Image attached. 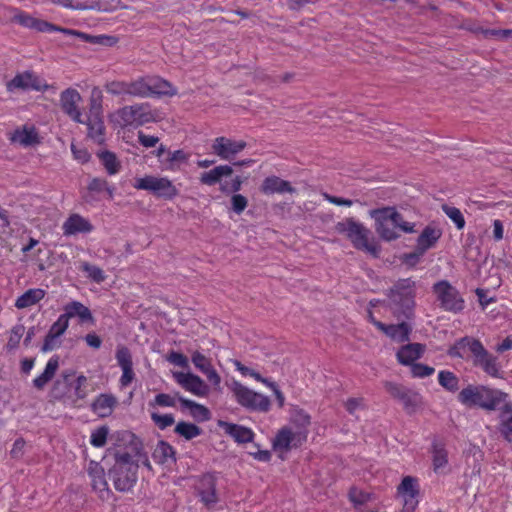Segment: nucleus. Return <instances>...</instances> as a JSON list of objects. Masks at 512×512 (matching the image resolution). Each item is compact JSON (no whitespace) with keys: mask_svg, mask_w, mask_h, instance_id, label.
<instances>
[{"mask_svg":"<svg viewBox=\"0 0 512 512\" xmlns=\"http://www.w3.org/2000/svg\"><path fill=\"white\" fill-rule=\"evenodd\" d=\"M508 394L484 385L470 384L458 394V401L467 407H479L487 411L501 409L504 413L512 412V403L507 402Z\"/></svg>","mask_w":512,"mask_h":512,"instance_id":"1","label":"nucleus"},{"mask_svg":"<svg viewBox=\"0 0 512 512\" xmlns=\"http://www.w3.org/2000/svg\"><path fill=\"white\" fill-rule=\"evenodd\" d=\"M88 379L74 369H65L53 382L49 395L52 399L76 406L87 395Z\"/></svg>","mask_w":512,"mask_h":512,"instance_id":"2","label":"nucleus"},{"mask_svg":"<svg viewBox=\"0 0 512 512\" xmlns=\"http://www.w3.org/2000/svg\"><path fill=\"white\" fill-rule=\"evenodd\" d=\"M290 422L297 430L293 431L289 426L279 429L273 440L274 450L287 452L292 448L301 447L307 441L308 428L311 424L310 415L305 410L296 407L291 411Z\"/></svg>","mask_w":512,"mask_h":512,"instance_id":"3","label":"nucleus"},{"mask_svg":"<svg viewBox=\"0 0 512 512\" xmlns=\"http://www.w3.org/2000/svg\"><path fill=\"white\" fill-rule=\"evenodd\" d=\"M137 461L129 452H117L115 462L109 470V478L114 488L119 492H128L133 489L138 480Z\"/></svg>","mask_w":512,"mask_h":512,"instance_id":"4","label":"nucleus"},{"mask_svg":"<svg viewBox=\"0 0 512 512\" xmlns=\"http://www.w3.org/2000/svg\"><path fill=\"white\" fill-rule=\"evenodd\" d=\"M131 97L150 98L155 96H174L177 89L167 80L155 76L146 75L130 80Z\"/></svg>","mask_w":512,"mask_h":512,"instance_id":"5","label":"nucleus"},{"mask_svg":"<svg viewBox=\"0 0 512 512\" xmlns=\"http://www.w3.org/2000/svg\"><path fill=\"white\" fill-rule=\"evenodd\" d=\"M236 403L249 412L268 413L271 400L268 396L256 392L241 382L234 380L229 386Z\"/></svg>","mask_w":512,"mask_h":512,"instance_id":"6","label":"nucleus"},{"mask_svg":"<svg viewBox=\"0 0 512 512\" xmlns=\"http://www.w3.org/2000/svg\"><path fill=\"white\" fill-rule=\"evenodd\" d=\"M336 229L339 233H345L356 249L366 251L374 257L378 256V245L369 240L370 231L361 223L347 219L337 223Z\"/></svg>","mask_w":512,"mask_h":512,"instance_id":"7","label":"nucleus"},{"mask_svg":"<svg viewBox=\"0 0 512 512\" xmlns=\"http://www.w3.org/2000/svg\"><path fill=\"white\" fill-rule=\"evenodd\" d=\"M115 117L121 127H138L155 122L158 118L148 103L124 106L116 111Z\"/></svg>","mask_w":512,"mask_h":512,"instance_id":"8","label":"nucleus"},{"mask_svg":"<svg viewBox=\"0 0 512 512\" xmlns=\"http://www.w3.org/2000/svg\"><path fill=\"white\" fill-rule=\"evenodd\" d=\"M432 292L439 302V307L447 312L460 313L465 308V300L449 281L440 280L433 284Z\"/></svg>","mask_w":512,"mask_h":512,"instance_id":"9","label":"nucleus"},{"mask_svg":"<svg viewBox=\"0 0 512 512\" xmlns=\"http://www.w3.org/2000/svg\"><path fill=\"white\" fill-rule=\"evenodd\" d=\"M217 481L216 475L210 472L195 477L193 484L195 495L207 510H213L220 501Z\"/></svg>","mask_w":512,"mask_h":512,"instance_id":"10","label":"nucleus"},{"mask_svg":"<svg viewBox=\"0 0 512 512\" xmlns=\"http://www.w3.org/2000/svg\"><path fill=\"white\" fill-rule=\"evenodd\" d=\"M133 187L137 190L149 191L157 198H163L165 200H172L179 193L178 189L169 178L152 175L137 178Z\"/></svg>","mask_w":512,"mask_h":512,"instance_id":"11","label":"nucleus"},{"mask_svg":"<svg viewBox=\"0 0 512 512\" xmlns=\"http://www.w3.org/2000/svg\"><path fill=\"white\" fill-rule=\"evenodd\" d=\"M12 20L24 28L35 30L37 32H42V33L60 32L65 35H75V36L82 37L85 39L88 38V36L82 32L57 26L48 21L35 18L31 14H29L25 11H21V10L16 11Z\"/></svg>","mask_w":512,"mask_h":512,"instance_id":"12","label":"nucleus"},{"mask_svg":"<svg viewBox=\"0 0 512 512\" xmlns=\"http://www.w3.org/2000/svg\"><path fill=\"white\" fill-rule=\"evenodd\" d=\"M388 296L408 317L415 305V281L411 278L399 279L390 289Z\"/></svg>","mask_w":512,"mask_h":512,"instance_id":"13","label":"nucleus"},{"mask_svg":"<svg viewBox=\"0 0 512 512\" xmlns=\"http://www.w3.org/2000/svg\"><path fill=\"white\" fill-rule=\"evenodd\" d=\"M385 390L390 396L399 401L407 414H414L423 404V398L420 393L399 383L386 381Z\"/></svg>","mask_w":512,"mask_h":512,"instance_id":"14","label":"nucleus"},{"mask_svg":"<svg viewBox=\"0 0 512 512\" xmlns=\"http://www.w3.org/2000/svg\"><path fill=\"white\" fill-rule=\"evenodd\" d=\"M177 401H179L184 408L191 409L193 413L197 412L202 416H206L209 413L208 409L201 404L186 399L179 394L172 396L167 393H159L152 400H150L148 402V411H157L158 407H175Z\"/></svg>","mask_w":512,"mask_h":512,"instance_id":"15","label":"nucleus"},{"mask_svg":"<svg viewBox=\"0 0 512 512\" xmlns=\"http://www.w3.org/2000/svg\"><path fill=\"white\" fill-rule=\"evenodd\" d=\"M420 486L418 479L404 476L397 487V494L403 499V512H414L419 504Z\"/></svg>","mask_w":512,"mask_h":512,"instance_id":"16","label":"nucleus"},{"mask_svg":"<svg viewBox=\"0 0 512 512\" xmlns=\"http://www.w3.org/2000/svg\"><path fill=\"white\" fill-rule=\"evenodd\" d=\"M82 101L80 93L74 88H67L60 94V105L62 111L77 123H84V115L79 109Z\"/></svg>","mask_w":512,"mask_h":512,"instance_id":"17","label":"nucleus"},{"mask_svg":"<svg viewBox=\"0 0 512 512\" xmlns=\"http://www.w3.org/2000/svg\"><path fill=\"white\" fill-rule=\"evenodd\" d=\"M115 358L118 366L122 370L119 386L121 389H124L136 379V374L133 369L132 354L128 347L120 345L116 349Z\"/></svg>","mask_w":512,"mask_h":512,"instance_id":"18","label":"nucleus"},{"mask_svg":"<svg viewBox=\"0 0 512 512\" xmlns=\"http://www.w3.org/2000/svg\"><path fill=\"white\" fill-rule=\"evenodd\" d=\"M243 140H233L224 136L213 140L212 151L223 160H230L246 148Z\"/></svg>","mask_w":512,"mask_h":512,"instance_id":"19","label":"nucleus"},{"mask_svg":"<svg viewBox=\"0 0 512 512\" xmlns=\"http://www.w3.org/2000/svg\"><path fill=\"white\" fill-rule=\"evenodd\" d=\"M12 144L28 148L41 143V137L34 125H22L15 128L8 137Z\"/></svg>","mask_w":512,"mask_h":512,"instance_id":"20","label":"nucleus"},{"mask_svg":"<svg viewBox=\"0 0 512 512\" xmlns=\"http://www.w3.org/2000/svg\"><path fill=\"white\" fill-rule=\"evenodd\" d=\"M441 236V229L431 225L426 226L417 239L415 251L411 252V254L408 256V259L415 258L416 260H419V258L424 255L427 250L436 245Z\"/></svg>","mask_w":512,"mask_h":512,"instance_id":"21","label":"nucleus"},{"mask_svg":"<svg viewBox=\"0 0 512 512\" xmlns=\"http://www.w3.org/2000/svg\"><path fill=\"white\" fill-rule=\"evenodd\" d=\"M69 327V323L59 315L57 320L50 326L42 347L41 351L44 353L53 351L61 346V341L59 340L60 337L66 332V330Z\"/></svg>","mask_w":512,"mask_h":512,"instance_id":"22","label":"nucleus"},{"mask_svg":"<svg viewBox=\"0 0 512 512\" xmlns=\"http://www.w3.org/2000/svg\"><path fill=\"white\" fill-rule=\"evenodd\" d=\"M483 344L480 340L465 336L457 340L447 351L451 358L464 359L467 352H470L473 358L479 353Z\"/></svg>","mask_w":512,"mask_h":512,"instance_id":"23","label":"nucleus"},{"mask_svg":"<svg viewBox=\"0 0 512 512\" xmlns=\"http://www.w3.org/2000/svg\"><path fill=\"white\" fill-rule=\"evenodd\" d=\"M87 472L91 480L93 490L99 494V497L102 500L108 499L111 494V490L108 487L103 467L99 463L91 461Z\"/></svg>","mask_w":512,"mask_h":512,"instance_id":"24","label":"nucleus"},{"mask_svg":"<svg viewBox=\"0 0 512 512\" xmlns=\"http://www.w3.org/2000/svg\"><path fill=\"white\" fill-rule=\"evenodd\" d=\"M69 323L70 319L78 318L80 324L89 323L94 325L95 318L90 309L83 303L73 300L63 307V313L60 314Z\"/></svg>","mask_w":512,"mask_h":512,"instance_id":"25","label":"nucleus"},{"mask_svg":"<svg viewBox=\"0 0 512 512\" xmlns=\"http://www.w3.org/2000/svg\"><path fill=\"white\" fill-rule=\"evenodd\" d=\"M93 230V224L78 213L70 214L62 225V231L65 236H73L80 233L88 234Z\"/></svg>","mask_w":512,"mask_h":512,"instance_id":"26","label":"nucleus"},{"mask_svg":"<svg viewBox=\"0 0 512 512\" xmlns=\"http://www.w3.org/2000/svg\"><path fill=\"white\" fill-rule=\"evenodd\" d=\"M174 377L179 385H181L186 391L203 397L208 392V387L205 382L193 373L177 372Z\"/></svg>","mask_w":512,"mask_h":512,"instance_id":"27","label":"nucleus"},{"mask_svg":"<svg viewBox=\"0 0 512 512\" xmlns=\"http://www.w3.org/2000/svg\"><path fill=\"white\" fill-rule=\"evenodd\" d=\"M191 361L195 368L206 376L207 380L214 386H219L221 377L213 367L211 359L199 351H194L191 355Z\"/></svg>","mask_w":512,"mask_h":512,"instance_id":"28","label":"nucleus"},{"mask_svg":"<svg viewBox=\"0 0 512 512\" xmlns=\"http://www.w3.org/2000/svg\"><path fill=\"white\" fill-rule=\"evenodd\" d=\"M218 426L225 434L233 438V440L239 444L252 442L255 436L251 428L239 424L219 421Z\"/></svg>","mask_w":512,"mask_h":512,"instance_id":"29","label":"nucleus"},{"mask_svg":"<svg viewBox=\"0 0 512 512\" xmlns=\"http://www.w3.org/2000/svg\"><path fill=\"white\" fill-rule=\"evenodd\" d=\"M260 191L265 195L272 194H284V193H294L295 188L291 185V183L287 180H283L278 176H269L266 177L261 186Z\"/></svg>","mask_w":512,"mask_h":512,"instance_id":"30","label":"nucleus"},{"mask_svg":"<svg viewBox=\"0 0 512 512\" xmlns=\"http://www.w3.org/2000/svg\"><path fill=\"white\" fill-rule=\"evenodd\" d=\"M425 352V345L409 343L403 345L396 353L397 361L404 366L413 365Z\"/></svg>","mask_w":512,"mask_h":512,"instance_id":"31","label":"nucleus"},{"mask_svg":"<svg viewBox=\"0 0 512 512\" xmlns=\"http://www.w3.org/2000/svg\"><path fill=\"white\" fill-rule=\"evenodd\" d=\"M116 404L117 399L114 395L101 393L91 403V410L98 417L106 418L112 414Z\"/></svg>","mask_w":512,"mask_h":512,"instance_id":"32","label":"nucleus"},{"mask_svg":"<svg viewBox=\"0 0 512 512\" xmlns=\"http://www.w3.org/2000/svg\"><path fill=\"white\" fill-rule=\"evenodd\" d=\"M377 329L387 335L389 338L396 342H406L409 340V336L411 333V326L406 322H401L399 324H384L378 323Z\"/></svg>","mask_w":512,"mask_h":512,"instance_id":"33","label":"nucleus"},{"mask_svg":"<svg viewBox=\"0 0 512 512\" xmlns=\"http://www.w3.org/2000/svg\"><path fill=\"white\" fill-rule=\"evenodd\" d=\"M473 363L491 377H499V365L497 358L490 354L483 346L479 353L474 357Z\"/></svg>","mask_w":512,"mask_h":512,"instance_id":"34","label":"nucleus"},{"mask_svg":"<svg viewBox=\"0 0 512 512\" xmlns=\"http://www.w3.org/2000/svg\"><path fill=\"white\" fill-rule=\"evenodd\" d=\"M16 89H34L39 90V78L32 72L26 71L18 73L7 83V90L14 91Z\"/></svg>","mask_w":512,"mask_h":512,"instance_id":"35","label":"nucleus"},{"mask_svg":"<svg viewBox=\"0 0 512 512\" xmlns=\"http://www.w3.org/2000/svg\"><path fill=\"white\" fill-rule=\"evenodd\" d=\"M87 126V135L97 144L105 141V125L103 116H84V123Z\"/></svg>","mask_w":512,"mask_h":512,"instance_id":"36","label":"nucleus"},{"mask_svg":"<svg viewBox=\"0 0 512 512\" xmlns=\"http://www.w3.org/2000/svg\"><path fill=\"white\" fill-rule=\"evenodd\" d=\"M59 356L53 355L47 361L43 372L33 379V386L37 390H43L46 385L55 377L59 369Z\"/></svg>","mask_w":512,"mask_h":512,"instance_id":"37","label":"nucleus"},{"mask_svg":"<svg viewBox=\"0 0 512 512\" xmlns=\"http://www.w3.org/2000/svg\"><path fill=\"white\" fill-rule=\"evenodd\" d=\"M373 217L375 218V229L379 236L387 241L395 240L399 237L394 227L391 225L390 220L386 215L378 212V209L373 211Z\"/></svg>","mask_w":512,"mask_h":512,"instance_id":"38","label":"nucleus"},{"mask_svg":"<svg viewBox=\"0 0 512 512\" xmlns=\"http://www.w3.org/2000/svg\"><path fill=\"white\" fill-rule=\"evenodd\" d=\"M233 169L229 165H219L214 167L213 169L206 171L201 174L199 180L200 183L207 186H214L218 183H221V179L223 177H228L232 175Z\"/></svg>","mask_w":512,"mask_h":512,"instance_id":"39","label":"nucleus"},{"mask_svg":"<svg viewBox=\"0 0 512 512\" xmlns=\"http://www.w3.org/2000/svg\"><path fill=\"white\" fill-rule=\"evenodd\" d=\"M378 212L386 215L395 230L396 228H399L405 233L414 232V223L405 221L403 216L394 207L380 208L378 209Z\"/></svg>","mask_w":512,"mask_h":512,"instance_id":"40","label":"nucleus"},{"mask_svg":"<svg viewBox=\"0 0 512 512\" xmlns=\"http://www.w3.org/2000/svg\"><path fill=\"white\" fill-rule=\"evenodd\" d=\"M155 463L164 465L176 461L175 449L166 441H159L152 452Z\"/></svg>","mask_w":512,"mask_h":512,"instance_id":"41","label":"nucleus"},{"mask_svg":"<svg viewBox=\"0 0 512 512\" xmlns=\"http://www.w3.org/2000/svg\"><path fill=\"white\" fill-rule=\"evenodd\" d=\"M45 297V291L41 288H31L20 295L15 301L17 309H25L40 302Z\"/></svg>","mask_w":512,"mask_h":512,"instance_id":"42","label":"nucleus"},{"mask_svg":"<svg viewBox=\"0 0 512 512\" xmlns=\"http://www.w3.org/2000/svg\"><path fill=\"white\" fill-rule=\"evenodd\" d=\"M432 464L433 470L439 473L448 464V452L445 448V444L440 441H434L432 443Z\"/></svg>","mask_w":512,"mask_h":512,"instance_id":"43","label":"nucleus"},{"mask_svg":"<svg viewBox=\"0 0 512 512\" xmlns=\"http://www.w3.org/2000/svg\"><path fill=\"white\" fill-rule=\"evenodd\" d=\"M98 158L109 175H116L120 172L121 162L115 153L108 150L102 151L98 153Z\"/></svg>","mask_w":512,"mask_h":512,"instance_id":"44","label":"nucleus"},{"mask_svg":"<svg viewBox=\"0 0 512 512\" xmlns=\"http://www.w3.org/2000/svg\"><path fill=\"white\" fill-rule=\"evenodd\" d=\"M439 384L449 392H456L459 389V379L451 371L441 370L438 373Z\"/></svg>","mask_w":512,"mask_h":512,"instance_id":"45","label":"nucleus"},{"mask_svg":"<svg viewBox=\"0 0 512 512\" xmlns=\"http://www.w3.org/2000/svg\"><path fill=\"white\" fill-rule=\"evenodd\" d=\"M105 89L113 96H131L130 81L114 80L108 82Z\"/></svg>","mask_w":512,"mask_h":512,"instance_id":"46","label":"nucleus"},{"mask_svg":"<svg viewBox=\"0 0 512 512\" xmlns=\"http://www.w3.org/2000/svg\"><path fill=\"white\" fill-rule=\"evenodd\" d=\"M103 96L98 87H94L89 100V114L87 116H103Z\"/></svg>","mask_w":512,"mask_h":512,"instance_id":"47","label":"nucleus"},{"mask_svg":"<svg viewBox=\"0 0 512 512\" xmlns=\"http://www.w3.org/2000/svg\"><path fill=\"white\" fill-rule=\"evenodd\" d=\"M175 432L186 440H191L201 434V429L196 424L181 421L177 423Z\"/></svg>","mask_w":512,"mask_h":512,"instance_id":"48","label":"nucleus"},{"mask_svg":"<svg viewBox=\"0 0 512 512\" xmlns=\"http://www.w3.org/2000/svg\"><path fill=\"white\" fill-rule=\"evenodd\" d=\"M442 210L446 216L455 224L458 230H462L465 227V218L460 209L445 204L442 206Z\"/></svg>","mask_w":512,"mask_h":512,"instance_id":"49","label":"nucleus"},{"mask_svg":"<svg viewBox=\"0 0 512 512\" xmlns=\"http://www.w3.org/2000/svg\"><path fill=\"white\" fill-rule=\"evenodd\" d=\"M149 414L152 422L160 430H165L166 428L172 426L175 422L174 416L172 414H160L158 411L154 410H151Z\"/></svg>","mask_w":512,"mask_h":512,"instance_id":"50","label":"nucleus"},{"mask_svg":"<svg viewBox=\"0 0 512 512\" xmlns=\"http://www.w3.org/2000/svg\"><path fill=\"white\" fill-rule=\"evenodd\" d=\"M25 333V327L23 324H16L14 325L9 334L8 342H7V349L9 351L15 350L18 348L19 343L21 341V338L23 337Z\"/></svg>","mask_w":512,"mask_h":512,"instance_id":"51","label":"nucleus"},{"mask_svg":"<svg viewBox=\"0 0 512 512\" xmlns=\"http://www.w3.org/2000/svg\"><path fill=\"white\" fill-rule=\"evenodd\" d=\"M81 270L86 273L87 277L93 280L96 283H102L106 276L104 274V271L93 264H90L88 262H83L81 265Z\"/></svg>","mask_w":512,"mask_h":512,"instance_id":"52","label":"nucleus"},{"mask_svg":"<svg viewBox=\"0 0 512 512\" xmlns=\"http://www.w3.org/2000/svg\"><path fill=\"white\" fill-rule=\"evenodd\" d=\"M109 429L107 426H100L92 431L90 436V444L95 448L103 447L107 442Z\"/></svg>","mask_w":512,"mask_h":512,"instance_id":"53","label":"nucleus"},{"mask_svg":"<svg viewBox=\"0 0 512 512\" xmlns=\"http://www.w3.org/2000/svg\"><path fill=\"white\" fill-rule=\"evenodd\" d=\"M234 366H235V369L244 377H251L253 378L255 381L261 383V384H264L266 383V380L268 378H265L263 377L260 373H258L257 371L245 366L244 364H242L240 361L238 360H235L234 361Z\"/></svg>","mask_w":512,"mask_h":512,"instance_id":"54","label":"nucleus"},{"mask_svg":"<svg viewBox=\"0 0 512 512\" xmlns=\"http://www.w3.org/2000/svg\"><path fill=\"white\" fill-rule=\"evenodd\" d=\"M411 367V376L413 378L423 379L434 374L435 368L423 363L415 362Z\"/></svg>","mask_w":512,"mask_h":512,"instance_id":"55","label":"nucleus"},{"mask_svg":"<svg viewBox=\"0 0 512 512\" xmlns=\"http://www.w3.org/2000/svg\"><path fill=\"white\" fill-rule=\"evenodd\" d=\"M53 4L71 9V10H85L89 8L86 0H50Z\"/></svg>","mask_w":512,"mask_h":512,"instance_id":"56","label":"nucleus"},{"mask_svg":"<svg viewBox=\"0 0 512 512\" xmlns=\"http://www.w3.org/2000/svg\"><path fill=\"white\" fill-rule=\"evenodd\" d=\"M230 202L231 209L238 215L242 214L248 206V200L242 194H233Z\"/></svg>","mask_w":512,"mask_h":512,"instance_id":"57","label":"nucleus"},{"mask_svg":"<svg viewBox=\"0 0 512 512\" xmlns=\"http://www.w3.org/2000/svg\"><path fill=\"white\" fill-rule=\"evenodd\" d=\"M263 385L273 392L278 408L282 409L285 405V395L280 390L278 384L275 381H272L271 379L268 378L266 380V383H264Z\"/></svg>","mask_w":512,"mask_h":512,"instance_id":"58","label":"nucleus"},{"mask_svg":"<svg viewBox=\"0 0 512 512\" xmlns=\"http://www.w3.org/2000/svg\"><path fill=\"white\" fill-rule=\"evenodd\" d=\"M344 406L350 415H355L357 410L365 409V400L363 397H351L346 400Z\"/></svg>","mask_w":512,"mask_h":512,"instance_id":"59","label":"nucleus"},{"mask_svg":"<svg viewBox=\"0 0 512 512\" xmlns=\"http://www.w3.org/2000/svg\"><path fill=\"white\" fill-rule=\"evenodd\" d=\"M189 159V155L182 149L168 152L169 170H174V163H184Z\"/></svg>","mask_w":512,"mask_h":512,"instance_id":"60","label":"nucleus"},{"mask_svg":"<svg viewBox=\"0 0 512 512\" xmlns=\"http://www.w3.org/2000/svg\"><path fill=\"white\" fill-rule=\"evenodd\" d=\"M499 431L502 437L510 444H512V416L502 419L499 425Z\"/></svg>","mask_w":512,"mask_h":512,"instance_id":"61","label":"nucleus"},{"mask_svg":"<svg viewBox=\"0 0 512 512\" xmlns=\"http://www.w3.org/2000/svg\"><path fill=\"white\" fill-rule=\"evenodd\" d=\"M242 184H243L242 178L240 176H236L231 180L230 183H227V182L222 183L220 186V190L223 193L233 192V193L237 194L236 192H238L241 189Z\"/></svg>","mask_w":512,"mask_h":512,"instance_id":"62","label":"nucleus"},{"mask_svg":"<svg viewBox=\"0 0 512 512\" xmlns=\"http://www.w3.org/2000/svg\"><path fill=\"white\" fill-rule=\"evenodd\" d=\"M167 360L175 366H179L181 368L188 367V358L180 352L171 351L167 356Z\"/></svg>","mask_w":512,"mask_h":512,"instance_id":"63","label":"nucleus"},{"mask_svg":"<svg viewBox=\"0 0 512 512\" xmlns=\"http://www.w3.org/2000/svg\"><path fill=\"white\" fill-rule=\"evenodd\" d=\"M71 152L74 159L82 164L87 163L91 158V155L87 149L79 148L73 143L71 144Z\"/></svg>","mask_w":512,"mask_h":512,"instance_id":"64","label":"nucleus"}]
</instances>
